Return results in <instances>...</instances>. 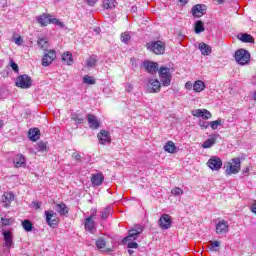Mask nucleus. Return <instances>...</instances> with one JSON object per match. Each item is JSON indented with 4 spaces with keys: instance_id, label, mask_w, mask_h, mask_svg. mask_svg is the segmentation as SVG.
I'll return each instance as SVG.
<instances>
[{
    "instance_id": "f257e3e1",
    "label": "nucleus",
    "mask_w": 256,
    "mask_h": 256,
    "mask_svg": "<svg viewBox=\"0 0 256 256\" xmlns=\"http://www.w3.org/2000/svg\"><path fill=\"white\" fill-rule=\"evenodd\" d=\"M241 171V158H232L231 161L225 165V173L229 177L231 175H237Z\"/></svg>"
},
{
    "instance_id": "f03ea898",
    "label": "nucleus",
    "mask_w": 256,
    "mask_h": 256,
    "mask_svg": "<svg viewBox=\"0 0 256 256\" xmlns=\"http://www.w3.org/2000/svg\"><path fill=\"white\" fill-rule=\"evenodd\" d=\"M158 75L161 79L163 87H169L171 85V79H173V75H171V69L165 66H161L158 69Z\"/></svg>"
},
{
    "instance_id": "7ed1b4c3",
    "label": "nucleus",
    "mask_w": 256,
    "mask_h": 256,
    "mask_svg": "<svg viewBox=\"0 0 256 256\" xmlns=\"http://www.w3.org/2000/svg\"><path fill=\"white\" fill-rule=\"evenodd\" d=\"M235 61L239 65H247L251 61V54L245 49H239L235 52Z\"/></svg>"
},
{
    "instance_id": "20e7f679",
    "label": "nucleus",
    "mask_w": 256,
    "mask_h": 256,
    "mask_svg": "<svg viewBox=\"0 0 256 256\" xmlns=\"http://www.w3.org/2000/svg\"><path fill=\"white\" fill-rule=\"evenodd\" d=\"M146 47L149 49V51L155 53V55H163V53H165V43H163V41L158 40L147 43Z\"/></svg>"
},
{
    "instance_id": "39448f33",
    "label": "nucleus",
    "mask_w": 256,
    "mask_h": 256,
    "mask_svg": "<svg viewBox=\"0 0 256 256\" xmlns=\"http://www.w3.org/2000/svg\"><path fill=\"white\" fill-rule=\"evenodd\" d=\"M37 21L41 27H47L50 23H55L56 25H61L59 19L51 18V14L43 13L37 18Z\"/></svg>"
},
{
    "instance_id": "423d86ee",
    "label": "nucleus",
    "mask_w": 256,
    "mask_h": 256,
    "mask_svg": "<svg viewBox=\"0 0 256 256\" xmlns=\"http://www.w3.org/2000/svg\"><path fill=\"white\" fill-rule=\"evenodd\" d=\"M46 217V223L49 225L52 229H57L59 227V218L57 217V213L55 211H45L44 212Z\"/></svg>"
},
{
    "instance_id": "0eeeda50",
    "label": "nucleus",
    "mask_w": 256,
    "mask_h": 256,
    "mask_svg": "<svg viewBox=\"0 0 256 256\" xmlns=\"http://www.w3.org/2000/svg\"><path fill=\"white\" fill-rule=\"evenodd\" d=\"M32 84L33 80H31V77L27 74L20 75L16 78V87L20 89H29Z\"/></svg>"
},
{
    "instance_id": "6e6552de",
    "label": "nucleus",
    "mask_w": 256,
    "mask_h": 256,
    "mask_svg": "<svg viewBox=\"0 0 256 256\" xmlns=\"http://www.w3.org/2000/svg\"><path fill=\"white\" fill-rule=\"evenodd\" d=\"M207 167L212 171H219L223 167V160L217 156H212L206 163Z\"/></svg>"
},
{
    "instance_id": "1a4fd4ad",
    "label": "nucleus",
    "mask_w": 256,
    "mask_h": 256,
    "mask_svg": "<svg viewBox=\"0 0 256 256\" xmlns=\"http://www.w3.org/2000/svg\"><path fill=\"white\" fill-rule=\"evenodd\" d=\"M161 85H163V83L161 81H159L157 78H149L148 79L149 93H160Z\"/></svg>"
},
{
    "instance_id": "9d476101",
    "label": "nucleus",
    "mask_w": 256,
    "mask_h": 256,
    "mask_svg": "<svg viewBox=\"0 0 256 256\" xmlns=\"http://www.w3.org/2000/svg\"><path fill=\"white\" fill-rule=\"evenodd\" d=\"M173 223V219L169 214H162V216L158 220V225L160 229H170Z\"/></svg>"
},
{
    "instance_id": "9b49d317",
    "label": "nucleus",
    "mask_w": 256,
    "mask_h": 256,
    "mask_svg": "<svg viewBox=\"0 0 256 256\" xmlns=\"http://www.w3.org/2000/svg\"><path fill=\"white\" fill-rule=\"evenodd\" d=\"M191 113L193 117H198L199 119H204L205 121L213 117V114H211L207 109H196L193 110Z\"/></svg>"
},
{
    "instance_id": "f8f14e48",
    "label": "nucleus",
    "mask_w": 256,
    "mask_h": 256,
    "mask_svg": "<svg viewBox=\"0 0 256 256\" xmlns=\"http://www.w3.org/2000/svg\"><path fill=\"white\" fill-rule=\"evenodd\" d=\"M143 68L150 75H155L159 71V64L157 62L144 61Z\"/></svg>"
},
{
    "instance_id": "ddd939ff",
    "label": "nucleus",
    "mask_w": 256,
    "mask_h": 256,
    "mask_svg": "<svg viewBox=\"0 0 256 256\" xmlns=\"http://www.w3.org/2000/svg\"><path fill=\"white\" fill-rule=\"evenodd\" d=\"M57 57V54L55 53V50H50L48 53H46L42 58V65L43 67H49L50 64L55 61V58Z\"/></svg>"
},
{
    "instance_id": "4468645a",
    "label": "nucleus",
    "mask_w": 256,
    "mask_h": 256,
    "mask_svg": "<svg viewBox=\"0 0 256 256\" xmlns=\"http://www.w3.org/2000/svg\"><path fill=\"white\" fill-rule=\"evenodd\" d=\"M95 245L97 249H99V251H102L103 253L113 252V249L107 248V240L103 237L97 238Z\"/></svg>"
},
{
    "instance_id": "2eb2a0df",
    "label": "nucleus",
    "mask_w": 256,
    "mask_h": 256,
    "mask_svg": "<svg viewBox=\"0 0 256 256\" xmlns=\"http://www.w3.org/2000/svg\"><path fill=\"white\" fill-rule=\"evenodd\" d=\"M142 232H143V230L141 228L129 230L128 236H126L122 240V243H127V241H137L139 235H141Z\"/></svg>"
},
{
    "instance_id": "dca6fc26",
    "label": "nucleus",
    "mask_w": 256,
    "mask_h": 256,
    "mask_svg": "<svg viewBox=\"0 0 256 256\" xmlns=\"http://www.w3.org/2000/svg\"><path fill=\"white\" fill-rule=\"evenodd\" d=\"M207 11V6L205 4H197L192 8V15L194 17H203Z\"/></svg>"
},
{
    "instance_id": "f3484780",
    "label": "nucleus",
    "mask_w": 256,
    "mask_h": 256,
    "mask_svg": "<svg viewBox=\"0 0 256 256\" xmlns=\"http://www.w3.org/2000/svg\"><path fill=\"white\" fill-rule=\"evenodd\" d=\"M15 199V194L13 192H4V194L1 197L2 203H4V207L6 209H9L11 207V203H13V200Z\"/></svg>"
},
{
    "instance_id": "a211bd4d",
    "label": "nucleus",
    "mask_w": 256,
    "mask_h": 256,
    "mask_svg": "<svg viewBox=\"0 0 256 256\" xmlns=\"http://www.w3.org/2000/svg\"><path fill=\"white\" fill-rule=\"evenodd\" d=\"M2 235L4 237V247H6L8 251H11V247H13V233L8 230L4 231Z\"/></svg>"
},
{
    "instance_id": "6ab92c4d",
    "label": "nucleus",
    "mask_w": 256,
    "mask_h": 256,
    "mask_svg": "<svg viewBox=\"0 0 256 256\" xmlns=\"http://www.w3.org/2000/svg\"><path fill=\"white\" fill-rule=\"evenodd\" d=\"M229 231V222L226 220H220L216 224V233L217 235H223V233H228Z\"/></svg>"
},
{
    "instance_id": "aec40b11",
    "label": "nucleus",
    "mask_w": 256,
    "mask_h": 256,
    "mask_svg": "<svg viewBox=\"0 0 256 256\" xmlns=\"http://www.w3.org/2000/svg\"><path fill=\"white\" fill-rule=\"evenodd\" d=\"M98 141L100 145H105L107 143H111V135L106 130H101L98 134Z\"/></svg>"
},
{
    "instance_id": "412c9836",
    "label": "nucleus",
    "mask_w": 256,
    "mask_h": 256,
    "mask_svg": "<svg viewBox=\"0 0 256 256\" xmlns=\"http://www.w3.org/2000/svg\"><path fill=\"white\" fill-rule=\"evenodd\" d=\"M84 227L89 233H93L95 230V214L90 215L84 220Z\"/></svg>"
},
{
    "instance_id": "4be33fe9",
    "label": "nucleus",
    "mask_w": 256,
    "mask_h": 256,
    "mask_svg": "<svg viewBox=\"0 0 256 256\" xmlns=\"http://www.w3.org/2000/svg\"><path fill=\"white\" fill-rule=\"evenodd\" d=\"M90 181L93 187H99L100 185H103V182L105 181V176L103 175V173L92 174Z\"/></svg>"
},
{
    "instance_id": "5701e85b",
    "label": "nucleus",
    "mask_w": 256,
    "mask_h": 256,
    "mask_svg": "<svg viewBox=\"0 0 256 256\" xmlns=\"http://www.w3.org/2000/svg\"><path fill=\"white\" fill-rule=\"evenodd\" d=\"M13 163L16 167V169H19L20 167H26V160L25 156L23 154H17L13 160Z\"/></svg>"
},
{
    "instance_id": "b1692460",
    "label": "nucleus",
    "mask_w": 256,
    "mask_h": 256,
    "mask_svg": "<svg viewBox=\"0 0 256 256\" xmlns=\"http://www.w3.org/2000/svg\"><path fill=\"white\" fill-rule=\"evenodd\" d=\"M88 124L90 129H97L101 125V123L97 119V116L93 114H88Z\"/></svg>"
},
{
    "instance_id": "393cba45",
    "label": "nucleus",
    "mask_w": 256,
    "mask_h": 256,
    "mask_svg": "<svg viewBox=\"0 0 256 256\" xmlns=\"http://www.w3.org/2000/svg\"><path fill=\"white\" fill-rule=\"evenodd\" d=\"M62 62L65 65H73L74 61H73V54L69 51L64 52L62 54Z\"/></svg>"
},
{
    "instance_id": "a878e982",
    "label": "nucleus",
    "mask_w": 256,
    "mask_h": 256,
    "mask_svg": "<svg viewBox=\"0 0 256 256\" xmlns=\"http://www.w3.org/2000/svg\"><path fill=\"white\" fill-rule=\"evenodd\" d=\"M40 133L41 131L39 130V128H31L28 131V137L30 141H37L39 139Z\"/></svg>"
},
{
    "instance_id": "bb28decb",
    "label": "nucleus",
    "mask_w": 256,
    "mask_h": 256,
    "mask_svg": "<svg viewBox=\"0 0 256 256\" xmlns=\"http://www.w3.org/2000/svg\"><path fill=\"white\" fill-rule=\"evenodd\" d=\"M164 151H166V153H177V146H175V143L173 141H168L166 142V144L164 145Z\"/></svg>"
},
{
    "instance_id": "cd10ccee",
    "label": "nucleus",
    "mask_w": 256,
    "mask_h": 256,
    "mask_svg": "<svg viewBox=\"0 0 256 256\" xmlns=\"http://www.w3.org/2000/svg\"><path fill=\"white\" fill-rule=\"evenodd\" d=\"M56 208L59 215L65 216L69 214V207H67V205L63 202L60 204H56Z\"/></svg>"
},
{
    "instance_id": "c85d7f7f",
    "label": "nucleus",
    "mask_w": 256,
    "mask_h": 256,
    "mask_svg": "<svg viewBox=\"0 0 256 256\" xmlns=\"http://www.w3.org/2000/svg\"><path fill=\"white\" fill-rule=\"evenodd\" d=\"M205 88V82L201 80H197L193 84V91H195V93H201V91H205Z\"/></svg>"
},
{
    "instance_id": "c756f323",
    "label": "nucleus",
    "mask_w": 256,
    "mask_h": 256,
    "mask_svg": "<svg viewBox=\"0 0 256 256\" xmlns=\"http://www.w3.org/2000/svg\"><path fill=\"white\" fill-rule=\"evenodd\" d=\"M198 48L201 51L202 55H206V56H208L212 51L211 46L203 42L198 45Z\"/></svg>"
},
{
    "instance_id": "7c9ffc66",
    "label": "nucleus",
    "mask_w": 256,
    "mask_h": 256,
    "mask_svg": "<svg viewBox=\"0 0 256 256\" xmlns=\"http://www.w3.org/2000/svg\"><path fill=\"white\" fill-rule=\"evenodd\" d=\"M217 139L215 137L208 138L206 141L203 142L202 148L203 149H211V146L215 145Z\"/></svg>"
},
{
    "instance_id": "2f4dec72",
    "label": "nucleus",
    "mask_w": 256,
    "mask_h": 256,
    "mask_svg": "<svg viewBox=\"0 0 256 256\" xmlns=\"http://www.w3.org/2000/svg\"><path fill=\"white\" fill-rule=\"evenodd\" d=\"M242 43H255V38L251 34L244 33L240 37Z\"/></svg>"
},
{
    "instance_id": "473e14b6",
    "label": "nucleus",
    "mask_w": 256,
    "mask_h": 256,
    "mask_svg": "<svg viewBox=\"0 0 256 256\" xmlns=\"http://www.w3.org/2000/svg\"><path fill=\"white\" fill-rule=\"evenodd\" d=\"M103 7L105 9H115V7H117V1H115V0H103Z\"/></svg>"
},
{
    "instance_id": "72a5a7b5",
    "label": "nucleus",
    "mask_w": 256,
    "mask_h": 256,
    "mask_svg": "<svg viewBox=\"0 0 256 256\" xmlns=\"http://www.w3.org/2000/svg\"><path fill=\"white\" fill-rule=\"evenodd\" d=\"M194 31H195V33H197V34L203 33V31H205V26H203V21L198 20V21L195 23Z\"/></svg>"
},
{
    "instance_id": "f704fd0d",
    "label": "nucleus",
    "mask_w": 256,
    "mask_h": 256,
    "mask_svg": "<svg viewBox=\"0 0 256 256\" xmlns=\"http://www.w3.org/2000/svg\"><path fill=\"white\" fill-rule=\"evenodd\" d=\"M219 247H221V242L215 240L213 242H210L208 249H209V251L217 252V251H219Z\"/></svg>"
},
{
    "instance_id": "c9c22d12",
    "label": "nucleus",
    "mask_w": 256,
    "mask_h": 256,
    "mask_svg": "<svg viewBox=\"0 0 256 256\" xmlns=\"http://www.w3.org/2000/svg\"><path fill=\"white\" fill-rule=\"evenodd\" d=\"M22 227L24 231H27V233L33 231V223H31L29 220L22 221Z\"/></svg>"
},
{
    "instance_id": "e433bc0d",
    "label": "nucleus",
    "mask_w": 256,
    "mask_h": 256,
    "mask_svg": "<svg viewBox=\"0 0 256 256\" xmlns=\"http://www.w3.org/2000/svg\"><path fill=\"white\" fill-rule=\"evenodd\" d=\"M120 41L127 45V43L131 41V34L129 32H122L120 35Z\"/></svg>"
},
{
    "instance_id": "4c0bfd02",
    "label": "nucleus",
    "mask_w": 256,
    "mask_h": 256,
    "mask_svg": "<svg viewBox=\"0 0 256 256\" xmlns=\"http://www.w3.org/2000/svg\"><path fill=\"white\" fill-rule=\"evenodd\" d=\"M183 189L179 188V187H175L171 190V194L174 196V197H179L180 195H183Z\"/></svg>"
},
{
    "instance_id": "58836bf2",
    "label": "nucleus",
    "mask_w": 256,
    "mask_h": 256,
    "mask_svg": "<svg viewBox=\"0 0 256 256\" xmlns=\"http://www.w3.org/2000/svg\"><path fill=\"white\" fill-rule=\"evenodd\" d=\"M38 45L41 49H47V47H49V42H47V40L40 38L38 40Z\"/></svg>"
},
{
    "instance_id": "ea45409f",
    "label": "nucleus",
    "mask_w": 256,
    "mask_h": 256,
    "mask_svg": "<svg viewBox=\"0 0 256 256\" xmlns=\"http://www.w3.org/2000/svg\"><path fill=\"white\" fill-rule=\"evenodd\" d=\"M83 81L87 85H95V79H93V77H91L89 75H85L84 78H83Z\"/></svg>"
},
{
    "instance_id": "a19ab883",
    "label": "nucleus",
    "mask_w": 256,
    "mask_h": 256,
    "mask_svg": "<svg viewBox=\"0 0 256 256\" xmlns=\"http://www.w3.org/2000/svg\"><path fill=\"white\" fill-rule=\"evenodd\" d=\"M71 119H72V121H75L78 124L83 123V118H81V115H79L77 113L72 114Z\"/></svg>"
},
{
    "instance_id": "79ce46f5",
    "label": "nucleus",
    "mask_w": 256,
    "mask_h": 256,
    "mask_svg": "<svg viewBox=\"0 0 256 256\" xmlns=\"http://www.w3.org/2000/svg\"><path fill=\"white\" fill-rule=\"evenodd\" d=\"M1 223L4 227H9V225H11L13 223V219L11 218H1Z\"/></svg>"
},
{
    "instance_id": "37998d69",
    "label": "nucleus",
    "mask_w": 256,
    "mask_h": 256,
    "mask_svg": "<svg viewBox=\"0 0 256 256\" xmlns=\"http://www.w3.org/2000/svg\"><path fill=\"white\" fill-rule=\"evenodd\" d=\"M211 129H213L214 131L217 129V127L221 126V119L212 121L209 123Z\"/></svg>"
},
{
    "instance_id": "c03bdc74",
    "label": "nucleus",
    "mask_w": 256,
    "mask_h": 256,
    "mask_svg": "<svg viewBox=\"0 0 256 256\" xmlns=\"http://www.w3.org/2000/svg\"><path fill=\"white\" fill-rule=\"evenodd\" d=\"M37 150L40 152V153H44V151H47V143L45 142H39L38 143V148Z\"/></svg>"
},
{
    "instance_id": "a18cd8bd",
    "label": "nucleus",
    "mask_w": 256,
    "mask_h": 256,
    "mask_svg": "<svg viewBox=\"0 0 256 256\" xmlns=\"http://www.w3.org/2000/svg\"><path fill=\"white\" fill-rule=\"evenodd\" d=\"M95 65H97V60L93 57H90L86 62L87 67H95Z\"/></svg>"
},
{
    "instance_id": "49530a36",
    "label": "nucleus",
    "mask_w": 256,
    "mask_h": 256,
    "mask_svg": "<svg viewBox=\"0 0 256 256\" xmlns=\"http://www.w3.org/2000/svg\"><path fill=\"white\" fill-rule=\"evenodd\" d=\"M111 213V209L106 208L104 211L101 213V219H108L109 215Z\"/></svg>"
},
{
    "instance_id": "de8ad7c7",
    "label": "nucleus",
    "mask_w": 256,
    "mask_h": 256,
    "mask_svg": "<svg viewBox=\"0 0 256 256\" xmlns=\"http://www.w3.org/2000/svg\"><path fill=\"white\" fill-rule=\"evenodd\" d=\"M128 245V249H138L139 248V244H137V242H133V241H127Z\"/></svg>"
},
{
    "instance_id": "09e8293b",
    "label": "nucleus",
    "mask_w": 256,
    "mask_h": 256,
    "mask_svg": "<svg viewBox=\"0 0 256 256\" xmlns=\"http://www.w3.org/2000/svg\"><path fill=\"white\" fill-rule=\"evenodd\" d=\"M13 41L16 45H19V46L23 45V37L21 36L14 37Z\"/></svg>"
},
{
    "instance_id": "8fccbe9b",
    "label": "nucleus",
    "mask_w": 256,
    "mask_h": 256,
    "mask_svg": "<svg viewBox=\"0 0 256 256\" xmlns=\"http://www.w3.org/2000/svg\"><path fill=\"white\" fill-rule=\"evenodd\" d=\"M10 67L15 71V73H19V66L17 65V63H15V61H10Z\"/></svg>"
},
{
    "instance_id": "3c124183",
    "label": "nucleus",
    "mask_w": 256,
    "mask_h": 256,
    "mask_svg": "<svg viewBox=\"0 0 256 256\" xmlns=\"http://www.w3.org/2000/svg\"><path fill=\"white\" fill-rule=\"evenodd\" d=\"M73 159H76V161H81V154L74 152L72 154Z\"/></svg>"
},
{
    "instance_id": "603ef678",
    "label": "nucleus",
    "mask_w": 256,
    "mask_h": 256,
    "mask_svg": "<svg viewBox=\"0 0 256 256\" xmlns=\"http://www.w3.org/2000/svg\"><path fill=\"white\" fill-rule=\"evenodd\" d=\"M126 91L128 93H131V91H133V85L131 83L126 84Z\"/></svg>"
},
{
    "instance_id": "864d4df0",
    "label": "nucleus",
    "mask_w": 256,
    "mask_h": 256,
    "mask_svg": "<svg viewBox=\"0 0 256 256\" xmlns=\"http://www.w3.org/2000/svg\"><path fill=\"white\" fill-rule=\"evenodd\" d=\"M199 125L201 129H207L209 127V123H205V122H200Z\"/></svg>"
},
{
    "instance_id": "5fc2aeb1",
    "label": "nucleus",
    "mask_w": 256,
    "mask_h": 256,
    "mask_svg": "<svg viewBox=\"0 0 256 256\" xmlns=\"http://www.w3.org/2000/svg\"><path fill=\"white\" fill-rule=\"evenodd\" d=\"M185 88L190 91V89H193V84L188 81V82H186V84H185Z\"/></svg>"
},
{
    "instance_id": "6e6d98bb",
    "label": "nucleus",
    "mask_w": 256,
    "mask_h": 256,
    "mask_svg": "<svg viewBox=\"0 0 256 256\" xmlns=\"http://www.w3.org/2000/svg\"><path fill=\"white\" fill-rule=\"evenodd\" d=\"M88 5H90V7H93V5H95V3H97V1L99 0H86Z\"/></svg>"
},
{
    "instance_id": "4d7b16f0",
    "label": "nucleus",
    "mask_w": 256,
    "mask_h": 256,
    "mask_svg": "<svg viewBox=\"0 0 256 256\" xmlns=\"http://www.w3.org/2000/svg\"><path fill=\"white\" fill-rule=\"evenodd\" d=\"M251 211H252V213H254V215H256V200L254 201V203L251 206Z\"/></svg>"
},
{
    "instance_id": "13d9d810",
    "label": "nucleus",
    "mask_w": 256,
    "mask_h": 256,
    "mask_svg": "<svg viewBox=\"0 0 256 256\" xmlns=\"http://www.w3.org/2000/svg\"><path fill=\"white\" fill-rule=\"evenodd\" d=\"M33 205L36 209H41V204L37 201L33 202Z\"/></svg>"
},
{
    "instance_id": "bf43d9fd",
    "label": "nucleus",
    "mask_w": 256,
    "mask_h": 256,
    "mask_svg": "<svg viewBox=\"0 0 256 256\" xmlns=\"http://www.w3.org/2000/svg\"><path fill=\"white\" fill-rule=\"evenodd\" d=\"M218 2V5H223L225 3V0H215Z\"/></svg>"
},
{
    "instance_id": "052dcab7",
    "label": "nucleus",
    "mask_w": 256,
    "mask_h": 256,
    "mask_svg": "<svg viewBox=\"0 0 256 256\" xmlns=\"http://www.w3.org/2000/svg\"><path fill=\"white\" fill-rule=\"evenodd\" d=\"M243 173H249V168L247 167V168L243 171Z\"/></svg>"
},
{
    "instance_id": "680f3d73",
    "label": "nucleus",
    "mask_w": 256,
    "mask_h": 256,
    "mask_svg": "<svg viewBox=\"0 0 256 256\" xmlns=\"http://www.w3.org/2000/svg\"><path fill=\"white\" fill-rule=\"evenodd\" d=\"M129 255H133L134 251L133 250H128Z\"/></svg>"
},
{
    "instance_id": "e2e57ef3",
    "label": "nucleus",
    "mask_w": 256,
    "mask_h": 256,
    "mask_svg": "<svg viewBox=\"0 0 256 256\" xmlns=\"http://www.w3.org/2000/svg\"><path fill=\"white\" fill-rule=\"evenodd\" d=\"M253 99H254V101H256V91L253 94Z\"/></svg>"
},
{
    "instance_id": "0e129e2a",
    "label": "nucleus",
    "mask_w": 256,
    "mask_h": 256,
    "mask_svg": "<svg viewBox=\"0 0 256 256\" xmlns=\"http://www.w3.org/2000/svg\"><path fill=\"white\" fill-rule=\"evenodd\" d=\"M3 127V120H0V129Z\"/></svg>"
},
{
    "instance_id": "69168bd1",
    "label": "nucleus",
    "mask_w": 256,
    "mask_h": 256,
    "mask_svg": "<svg viewBox=\"0 0 256 256\" xmlns=\"http://www.w3.org/2000/svg\"><path fill=\"white\" fill-rule=\"evenodd\" d=\"M180 3H187V0H179Z\"/></svg>"
}]
</instances>
